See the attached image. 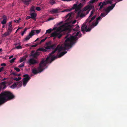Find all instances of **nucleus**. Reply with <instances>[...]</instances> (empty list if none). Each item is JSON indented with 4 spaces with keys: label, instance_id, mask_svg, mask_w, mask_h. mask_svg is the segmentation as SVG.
Returning a JSON list of instances; mask_svg holds the SVG:
<instances>
[{
    "label": "nucleus",
    "instance_id": "obj_1",
    "mask_svg": "<svg viewBox=\"0 0 127 127\" xmlns=\"http://www.w3.org/2000/svg\"><path fill=\"white\" fill-rule=\"evenodd\" d=\"M80 32L79 31L77 32V33L74 32L73 35L74 36H71L67 38L65 41L64 47H63L62 46H60L59 45L55 48L56 46V44H53L50 46L48 45V50L51 49H54L55 48V50L52 51L50 54L49 56H48V64L49 62H50L49 64H50L55 59L57 58V56H54L53 55L57 50H58L59 52L62 50H65L66 49L67 47L71 46L75 43V41L77 39V36L78 35ZM50 43V42H48V45Z\"/></svg>",
    "mask_w": 127,
    "mask_h": 127
},
{
    "label": "nucleus",
    "instance_id": "obj_2",
    "mask_svg": "<svg viewBox=\"0 0 127 127\" xmlns=\"http://www.w3.org/2000/svg\"><path fill=\"white\" fill-rule=\"evenodd\" d=\"M70 25L66 26L65 25H63L57 28L56 32L52 33L51 34L50 37H53L55 38L58 37L60 38L62 36L63 34L61 33L62 32L68 31L70 32L71 31V29L69 27Z\"/></svg>",
    "mask_w": 127,
    "mask_h": 127
},
{
    "label": "nucleus",
    "instance_id": "obj_3",
    "mask_svg": "<svg viewBox=\"0 0 127 127\" xmlns=\"http://www.w3.org/2000/svg\"><path fill=\"white\" fill-rule=\"evenodd\" d=\"M14 97V95L9 92H5L2 93L0 94V104Z\"/></svg>",
    "mask_w": 127,
    "mask_h": 127
},
{
    "label": "nucleus",
    "instance_id": "obj_4",
    "mask_svg": "<svg viewBox=\"0 0 127 127\" xmlns=\"http://www.w3.org/2000/svg\"><path fill=\"white\" fill-rule=\"evenodd\" d=\"M48 57L46 59L42 60L39 65V67L37 68H34L32 70L33 73L36 74L42 72L45 68V66L47 64Z\"/></svg>",
    "mask_w": 127,
    "mask_h": 127
},
{
    "label": "nucleus",
    "instance_id": "obj_5",
    "mask_svg": "<svg viewBox=\"0 0 127 127\" xmlns=\"http://www.w3.org/2000/svg\"><path fill=\"white\" fill-rule=\"evenodd\" d=\"M48 49V43L46 42V44L44 46V48H41L38 49L37 51L35 52L33 51H32L31 53V56L33 58H36V57L39 55L40 53L38 51H42L45 52L47 51Z\"/></svg>",
    "mask_w": 127,
    "mask_h": 127
},
{
    "label": "nucleus",
    "instance_id": "obj_6",
    "mask_svg": "<svg viewBox=\"0 0 127 127\" xmlns=\"http://www.w3.org/2000/svg\"><path fill=\"white\" fill-rule=\"evenodd\" d=\"M92 28L89 26V24L88 22H86L84 23L82 25L81 28V31L84 33H85L86 32H90Z\"/></svg>",
    "mask_w": 127,
    "mask_h": 127
},
{
    "label": "nucleus",
    "instance_id": "obj_7",
    "mask_svg": "<svg viewBox=\"0 0 127 127\" xmlns=\"http://www.w3.org/2000/svg\"><path fill=\"white\" fill-rule=\"evenodd\" d=\"M24 78L23 79L22 85L25 87L30 79V77L28 74H25L23 75Z\"/></svg>",
    "mask_w": 127,
    "mask_h": 127
},
{
    "label": "nucleus",
    "instance_id": "obj_8",
    "mask_svg": "<svg viewBox=\"0 0 127 127\" xmlns=\"http://www.w3.org/2000/svg\"><path fill=\"white\" fill-rule=\"evenodd\" d=\"M11 22H10L9 23V25L8 29L6 32L4 34L2 35V37H4L8 35L12 32V26L11 25Z\"/></svg>",
    "mask_w": 127,
    "mask_h": 127
},
{
    "label": "nucleus",
    "instance_id": "obj_9",
    "mask_svg": "<svg viewBox=\"0 0 127 127\" xmlns=\"http://www.w3.org/2000/svg\"><path fill=\"white\" fill-rule=\"evenodd\" d=\"M93 6L88 5L84 7L82 9L83 11H87L86 12V14H87L93 8Z\"/></svg>",
    "mask_w": 127,
    "mask_h": 127
},
{
    "label": "nucleus",
    "instance_id": "obj_10",
    "mask_svg": "<svg viewBox=\"0 0 127 127\" xmlns=\"http://www.w3.org/2000/svg\"><path fill=\"white\" fill-rule=\"evenodd\" d=\"M100 16L98 17L97 18L95 21H94L93 22L91 26V27L92 28H93L94 27L96 26L98 23L100 19Z\"/></svg>",
    "mask_w": 127,
    "mask_h": 127
},
{
    "label": "nucleus",
    "instance_id": "obj_11",
    "mask_svg": "<svg viewBox=\"0 0 127 127\" xmlns=\"http://www.w3.org/2000/svg\"><path fill=\"white\" fill-rule=\"evenodd\" d=\"M96 16V15L94 16L92 18H91L92 17L89 16L87 20L86 21V22H88L89 24V26L91 27L92 25H90V23L91 22L93 21L95 18Z\"/></svg>",
    "mask_w": 127,
    "mask_h": 127
},
{
    "label": "nucleus",
    "instance_id": "obj_12",
    "mask_svg": "<svg viewBox=\"0 0 127 127\" xmlns=\"http://www.w3.org/2000/svg\"><path fill=\"white\" fill-rule=\"evenodd\" d=\"M116 3L115 4H112L111 6H110L107 7V8L105 10V11L107 12L108 13L110 10H112L115 7Z\"/></svg>",
    "mask_w": 127,
    "mask_h": 127
},
{
    "label": "nucleus",
    "instance_id": "obj_13",
    "mask_svg": "<svg viewBox=\"0 0 127 127\" xmlns=\"http://www.w3.org/2000/svg\"><path fill=\"white\" fill-rule=\"evenodd\" d=\"M33 35V34L31 33V32L29 33V34L27 35L25 38L24 40L25 41H27Z\"/></svg>",
    "mask_w": 127,
    "mask_h": 127
},
{
    "label": "nucleus",
    "instance_id": "obj_14",
    "mask_svg": "<svg viewBox=\"0 0 127 127\" xmlns=\"http://www.w3.org/2000/svg\"><path fill=\"white\" fill-rule=\"evenodd\" d=\"M41 30H32L31 31V33H32L33 35L39 33L41 31Z\"/></svg>",
    "mask_w": 127,
    "mask_h": 127
},
{
    "label": "nucleus",
    "instance_id": "obj_15",
    "mask_svg": "<svg viewBox=\"0 0 127 127\" xmlns=\"http://www.w3.org/2000/svg\"><path fill=\"white\" fill-rule=\"evenodd\" d=\"M28 62L31 64H34L37 62L36 60L32 59H30L28 61Z\"/></svg>",
    "mask_w": 127,
    "mask_h": 127
},
{
    "label": "nucleus",
    "instance_id": "obj_16",
    "mask_svg": "<svg viewBox=\"0 0 127 127\" xmlns=\"http://www.w3.org/2000/svg\"><path fill=\"white\" fill-rule=\"evenodd\" d=\"M50 12L52 14L58 13H59L58 10L57 9H53L50 11Z\"/></svg>",
    "mask_w": 127,
    "mask_h": 127
},
{
    "label": "nucleus",
    "instance_id": "obj_17",
    "mask_svg": "<svg viewBox=\"0 0 127 127\" xmlns=\"http://www.w3.org/2000/svg\"><path fill=\"white\" fill-rule=\"evenodd\" d=\"M31 15V18L34 20H36L35 17L36 16V14L35 13H32L30 14Z\"/></svg>",
    "mask_w": 127,
    "mask_h": 127
},
{
    "label": "nucleus",
    "instance_id": "obj_18",
    "mask_svg": "<svg viewBox=\"0 0 127 127\" xmlns=\"http://www.w3.org/2000/svg\"><path fill=\"white\" fill-rule=\"evenodd\" d=\"M16 48L17 49H21L22 48L20 43H17L16 44Z\"/></svg>",
    "mask_w": 127,
    "mask_h": 127
},
{
    "label": "nucleus",
    "instance_id": "obj_19",
    "mask_svg": "<svg viewBox=\"0 0 127 127\" xmlns=\"http://www.w3.org/2000/svg\"><path fill=\"white\" fill-rule=\"evenodd\" d=\"M83 6V4L81 3H79L78 5H77V11L80 10Z\"/></svg>",
    "mask_w": 127,
    "mask_h": 127
},
{
    "label": "nucleus",
    "instance_id": "obj_20",
    "mask_svg": "<svg viewBox=\"0 0 127 127\" xmlns=\"http://www.w3.org/2000/svg\"><path fill=\"white\" fill-rule=\"evenodd\" d=\"M67 53V51H64L61 53H60L59 55L58 56V57L60 58L62 56Z\"/></svg>",
    "mask_w": 127,
    "mask_h": 127
},
{
    "label": "nucleus",
    "instance_id": "obj_21",
    "mask_svg": "<svg viewBox=\"0 0 127 127\" xmlns=\"http://www.w3.org/2000/svg\"><path fill=\"white\" fill-rule=\"evenodd\" d=\"M72 14V13H69L65 16V17L66 18H68L67 19V20H68L70 18Z\"/></svg>",
    "mask_w": 127,
    "mask_h": 127
},
{
    "label": "nucleus",
    "instance_id": "obj_22",
    "mask_svg": "<svg viewBox=\"0 0 127 127\" xmlns=\"http://www.w3.org/2000/svg\"><path fill=\"white\" fill-rule=\"evenodd\" d=\"M3 17L4 18L3 19V20L1 22V23L3 24H4L5 23H6V18L5 16H3Z\"/></svg>",
    "mask_w": 127,
    "mask_h": 127
},
{
    "label": "nucleus",
    "instance_id": "obj_23",
    "mask_svg": "<svg viewBox=\"0 0 127 127\" xmlns=\"http://www.w3.org/2000/svg\"><path fill=\"white\" fill-rule=\"evenodd\" d=\"M92 9H93V10L92 11H91V12L90 15L89 16L90 17H92V15L94 14V13L95 12V10L94 7V6H93V8Z\"/></svg>",
    "mask_w": 127,
    "mask_h": 127
},
{
    "label": "nucleus",
    "instance_id": "obj_24",
    "mask_svg": "<svg viewBox=\"0 0 127 127\" xmlns=\"http://www.w3.org/2000/svg\"><path fill=\"white\" fill-rule=\"evenodd\" d=\"M79 30V26H77L75 28L73 29V31L76 32L78 31Z\"/></svg>",
    "mask_w": 127,
    "mask_h": 127
},
{
    "label": "nucleus",
    "instance_id": "obj_25",
    "mask_svg": "<svg viewBox=\"0 0 127 127\" xmlns=\"http://www.w3.org/2000/svg\"><path fill=\"white\" fill-rule=\"evenodd\" d=\"M17 87L18 88H19L21 87L22 85V82H19L16 83Z\"/></svg>",
    "mask_w": 127,
    "mask_h": 127
},
{
    "label": "nucleus",
    "instance_id": "obj_26",
    "mask_svg": "<svg viewBox=\"0 0 127 127\" xmlns=\"http://www.w3.org/2000/svg\"><path fill=\"white\" fill-rule=\"evenodd\" d=\"M77 4H75L73 5L72 8L71 9H75L77 11Z\"/></svg>",
    "mask_w": 127,
    "mask_h": 127
},
{
    "label": "nucleus",
    "instance_id": "obj_27",
    "mask_svg": "<svg viewBox=\"0 0 127 127\" xmlns=\"http://www.w3.org/2000/svg\"><path fill=\"white\" fill-rule=\"evenodd\" d=\"M10 87L11 88L13 89H14L16 87H17L16 83H14V84H13L11 86H10Z\"/></svg>",
    "mask_w": 127,
    "mask_h": 127
},
{
    "label": "nucleus",
    "instance_id": "obj_28",
    "mask_svg": "<svg viewBox=\"0 0 127 127\" xmlns=\"http://www.w3.org/2000/svg\"><path fill=\"white\" fill-rule=\"evenodd\" d=\"M31 1V0H25L24 1V3L27 5L29 4V3Z\"/></svg>",
    "mask_w": 127,
    "mask_h": 127
},
{
    "label": "nucleus",
    "instance_id": "obj_29",
    "mask_svg": "<svg viewBox=\"0 0 127 127\" xmlns=\"http://www.w3.org/2000/svg\"><path fill=\"white\" fill-rule=\"evenodd\" d=\"M6 84V82H2L1 84H0V87H4Z\"/></svg>",
    "mask_w": 127,
    "mask_h": 127
},
{
    "label": "nucleus",
    "instance_id": "obj_30",
    "mask_svg": "<svg viewBox=\"0 0 127 127\" xmlns=\"http://www.w3.org/2000/svg\"><path fill=\"white\" fill-rule=\"evenodd\" d=\"M28 29V28H25V29L24 30L22 31L21 33V34L22 36H23L24 34L26 32V31Z\"/></svg>",
    "mask_w": 127,
    "mask_h": 127
},
{
    "label": "nucleus",
    "instance_id": "obj_31",
    "mask_svg": "<svg viewBox=\"0 0 127 127\" xmlns=\"http://www.w3.org/2000/svg\"><path fill=\"white\" fill-rule=\"evenodd\" d=\"M26 59V57H23L21 58L20 60V62H21L23 61L24 60H25Z\"/></svg>",
    "mask_w": 127,
    "mask_h": 127
},
{
    "label": "nucleus",
    "instance_id": "obj_32",
    "mask_svg": "<svg viewBox=\"0 0 127 127\" xmlns=\"http://www.w3.org/2000/svg\"><path fill=\"white\" fill-rule=\"evenodd\" d=\"M72 10V9H64V10L62 11L63 12H69L70 11Z\"/></svg>",
    "mask_w": 127,
    "mask_h": 127
},
{
    "label": "nucleus",
    "instance_id": "obj_33",
    "mask_svg": "<svg viewBox=\"0 0 127 127\" xmlns=\"http://www.w3.org/2000/svg\"><path fill=\"white\" fill-rule=\"evenodd\" d=\"M55 3V1L53 0H50L49 1V3L52 5H53Z\"/></svg>",
    "mask_w": 127,
    "mask_h": 127
},
{
    "label": "nucleus",
    "instance_id": "obj_34",
    "mask_svg": "<svg viewBox=\"0 0 127 127\" xmlns=\"http://www.w3.org/2000/svg\"><path fill=\"white\" fill-rule=\"evenodd\" d=\"M98 0H91L89 1L90 4L93 3L94 2L97 1Z\"/></svg>",
    "mask_w": 127,
    "mask_h": 127
},
{
    "label": "nucleus",
    "instance_id": "obj_35",
    "mask_svg": "<svg viewBox=\"0 0 127 127\" xmlns=\"http://www.w3.org/2000/svg\"><path fill=\"white\" fill-rule=\"evenodd\" d=\"M21 79V78L20 77H19L17 78H14L13 79L14 80H15L16 81H17L20 80Z\"/></svg>",
    "mask_w": 127,
    "mask_h": 127
},
{
    "label": "nucleus",
    "instance_id": "obj_36",
    "mask_svg": "<svg viewBox=\"0 0 127 127\" xmlns=\"http://www.w3.org/2000/svg\"><path fill=\"white\" fill-rule=\"evenodd\" d=\"M87 14H86V13H82L80 15V17H85Z\"/></svg>",
    "mask_w": 127,
    "mask_h": 127
},
{
    "label": "nucleus",
    "instance_id": "obj_37",
    "mask_svg": "<svg viewBox=\"0 0 127 127\" xmlns=\"http://www.w3.org/2000/svg\"><path fill=\"white\" fill-rule=\"evenodd\" d=\"M24 63H23L21 64L19 66V67L20 68L24 66Z\"/></svg>",
    "mask_w": 127,
    "mask_h": 127
},
{
    "label": "nucleus",
    "instance_id": "obj_38",
    "mask_svg": "<svg viewBox=\"0 0 127 127\" xmlns=\"http://www.w3.org/2000/svg\"><path fill=\"white\" fill-rule=\"evenodd\" d=\"M47 38V37H45V38L42 40L40 42L39 44H40L41 43L44 41Z\"/></svg>",
    "mask_w": 127,
    "mask_h": 127
},
{
    "label": "nucleus",
    "instance_id": "obj_39",
    "mask_svg": "<svg viewBox=\"0 0 127 127\" xmlns=\"http://www.w3.org/2000/svg\"><path fill=\"white\" fill-rule=\"evenodd\" d=\"M16 59V58H14L13 59H11V60H10V63H12Z\"/></svg>",
    "mask_w": 127,
    "mask_h": 127
},
{
    "label": "nucleus",
    "instance_id": "obj_40",
    "mask_svg": "<svg viewBox=\"0 0 127 127\" xmlns=\"http://www.w3.org/2000/svg\"><path fill=\"white\" fill-rule=\"evenodd\" d=\"M107 4V1H103L102 4V5H105Z\"/></svg>",
    "mask_w": 127,
    "mask_h": 127
},
{
    "label": "nucleus",
    "instance_id": "obj_41",
    "mask_svg": "<svg viewBox=\"0 0 127 127\" xmlns=\"http://www.w3.org/2000/svg\"><path fill=\"white\" fill-rule=\"evenodd\" d=\"M21 19H19L18 20H14V21L15 22L17 23H19L20 21V20H21Z\"/></svg>",
    "mask_w": 127,
    "mask_h": 127
},
{
    "label": "nucleus",
    "instance_id": "obj_42",
    "mask_svg": "<svg viewBox=\"0 0 127 127\" xmlns=\"http://www.w3.org/2000/svg\"><path fill=\"white\" fill-rule=\"evenodd\" d=\"M113 0H112L113 1ZM107 4H111L112 3V0H108L107 1Z\"/></svg>",
    "mask_w": 127,
    "mask_h": 127
},
{
    "label": "nucleus",
    "instance_id": "obj_43",
    "mask_svg": "<svg viewBox=\"0 0 127 127\" xmlns=\"http://www.w3.org/2000/svg\"><path fill=\"white\" fill-rule=\"evenodd\" d=\"M35 8L34 7H32L30 11H34Z\"/></svg>",
    "mask_w": 127,
    "mask_h": 127
},
{
    "label": "nucleus",
    "instance_id": "obj_44",
    "mask_svg": "<svg viewBox=\"0 0 127 127\" xmlns=\"http://www.w3.org/2000/svg\"><path fill=\"white\" fill-rule=\"evenodd\" d=\"M14 69L18 72H19L20 71V69L17 67L14 68Z\"/></svg>",
    "mask_w": 127,
    "mask_h": 127
},
{
    "label": "nucleus",
    "instance_id": "obj_45",
    "mask_svg": "<svg viewBox=\"0 0 127 127\" xmlns=\"http://www.w3.org/2000/svg\"><path fill=\"white\" fill-rule=\"evenodd\" d=\"M106 15L105 14L103 13H102L101 14L100 16L102 17H104Z\"/></svg>",
    "mask_w": 127,
    "mask_h": 127
},
{
    "label": "nucleus",
    "instance_id": "obj_46",
    "mask_svg": "<svg viewBox=\"0 0 127 127\" xmlns=\"http://www.w3.org/2000/svg\"><path fill=\"white\" fill-rule=\"evenodd\" d=\"M54 19V18L53 17H50L48 18V21L51 20H53Z\"/></svg>",
    "mask_w": 127,
    "mask_h": 127
},
{
    "label": "nucleus",
    "instance_id": "obj_47",
    "mask_svg": "<svg viewBox=\"0 0 127 127\" xmlns=\"http://www.w3.org/2000/svg\"><path fill=\"white\" fill-rule=\"evenodd\" d=\"M36 9L38 11H39L40 10V8L39 7H37L36 8Z\"/></svg>",
    "mask_w": 127,
    "mask_h": 127
},
{
    "label": "nucleus",
    "instance_id": "obj_48",
    "mask_svg": "<svg viewBox=\"0 0 127 127\" xmlns=\"http://www.w3.org/2000/svg\"><path fill=\"white\" fill-rule=\"evenodd\" d=\"M4 69L3 67H2L0 68V72H1Z\"/></svg>",
    "mask_w": 127,
    "mask_h": 127
},
{
    "label": "nucleus",
    "instance_id": "obj_49",
    "mask_svg": "<svg viewBox=\"0 0 127 127\" xmlns=\"http://www.w3.org/2000/svg\"><path fill=\"white\" fill-rule=\"evenodd\" d=\"M1 65L2 66H5L6 65V64L5 63H2L1 64Z\"/></svg>",
    "mask_w": 127,
    "mask_h": 127
},
{
    "label": "nucleus",
    "instance_id": "obj_50",
    "mask_svg": "<svg viewBox=\"0 0 127 127\" xmlns=\"http://www.w3.org/2000/svg\"><path fill=\"white\" fill-rule=\"evenodd\" d=\"M76 22V20H75L74 21H73L72 22V24H74Z\"/></svg>",
    "mask_w": 127,
    "mask_h": 127
},
{
    "label": "nucleus",
    "instance_id": "obj_51",
    "mask_svg": "<svg viewBox=\"0 0 127 127\" xmlns=\"http://www.w3.org/2000/svg\"><path fill=\"white\" fill-rule=\"evenodd\" d=\"M52 30H51V29H48V33H50L51 32Z\"/></svg>",
    "mask_w": 127,
    "mask_h": 127
},
{
    "label": "nucleus",
    "instance_id": "obj_52",
    "mask_svg": "<svg viewBox=\"0 0 127 127\" xmlns=\"http://www.w3.org/2000/svg\"><path fill=\"white\" fill-rule=\"evenodd\" d=\"M103 5H101L100 6V8H99V10H100L102 8H103Z\"/></svg>",
    "mask_w": 127,
    "mask_h": 127
},
{
    "label": "nucleus",
    "instance_id": "obj_53",
    "mask_svg": "<svg viewBox=\"0 0 127 127\" xmlns=\"http://www.w3.org/2000/svg\"><path fill=\"white\" fill-rule=\"evenodd\" d=\"M38 44H36L34 45H33L32 46V47H36Z\"/></svg>",
    "mask_w": 127,
    "mask_h": 127
},
{
    "label": "nucleus",
    "instance_id": "obj_54",
    "mask_svg": "<svg viewBox=\"0 0 127 127\" xmlns=\"http://www.w3.org/2000/svg\"><path fill=\"white\" fill-rule=\"evenodd\" d=\"M30 18H31V17L30 16H28L27 17L26 19L27 20L29 19Z\"/></svg>",
    "mask_w": 127,
    "mask_h": 127
},
{
    "label": "nucleus",
    "instance_id": "obj_55",
    "mask_svg": "<svg viewBox=\"0 0 127 127\" xmlns=\"http://www.w3.org/2000/svg\"><path fill=\"white\" fill-rule=\"evenodd\" d=\"M13 55H12V56H10L9 57V59H10L12 58L13 57Z\"/></svg>",
    "mask_w": 127,
    "mask_h": 127
},
{
    "label": "nucleus",
    "instance_id": "obj_56",
    "mask_svg": "<svg viewBox=\"0 0 127 127\" xmlns=\"http://www.w3.org/2000/svg\"><path fill=\"white\" fill-rule=\"evenodd\" d=\"M39 39V38H37L36 40H35V41H34V42H36V41H37Z\"/></svg>",
    "mask_w": 127,
    "mask_h": 127
},
{
    "label": "nucleus",
    "instance_id": "obj_57",
    "mask_svg": "<svg viewBox=\"0 0 127 127\" xmlns=\"http://www.w3.org/2000/svg\"><path fill=\"white\" fill-rule=\"evenodd\" d=\"M5 25H3L2 26V28H5Z\"/></svg>",
    "mask_w": 127,
    "mask_h": 127
},
{
    "label": "nucleus",
    "instance_id": "obj_58",
    "mask_svg": "<svg viewBox=\"0 0 127 127\" xmlns=\"http://www.w3.org/2000/svg\"><path fill=\"white\" fill-rule=\"evenodd\" d=\"M86 0H81V1L83 2H84Z\"/></svg>",
    "mask_w": 127,
    "mask_h": 127
},
{
    "label": "nucleus",
    "instance_id": "obj_59",
    "mask_svg": "<svg viewBox=\"0 0 127 127\" xmlns=\"http://www.w3.org/2000/svg\"><path fill=\"white\" fill-rule=\"evenodd\" d=\"M18 29H17V30H16V32H15L16 33L18 31Z\"/></svg>",
    "mask_w": 127,
    "mask_h": 127
},
{
    "label": "nucleus",
    "instance_id": "obj_60",
    "mask_svg": "<svg viewBox=\"0 0 127 127\" xmlns=\"http://www.w3.org/2000/svg\"><path fill=\"white\" fill-rule=\"evenodd\" d=\"M19 28L18 29V30H19V29H21V28Z\"/></svg>",
    "mask_w": 127,
    "mask_h": 127
},
{
    "label": "nucleus",
    "instance_id": "obj_61",
    "mask_svg": "<svg viewBox=\"0 0 127 127\" xmlns=\"http://www.w3.org/2000/svg\"><path fill=\"white\" fill-rule=\"evenodd\" d=\"M2 51V49H0V51Z\"/></svg>",
    "mask_w": 127,
    "mask_h": 127
},
{
    "label": "nucleus",
    "instance_id": "obj_62",
    "mask_svg": "<svg viewBox=\"0 0 127 127\" xmlns=\"http://www.w3.org/2000/svg\"><path fill=\"white\" fill-rule=\"evenodd\" d=\"M101 2H100L99 3V5H100V4H101Z\"/></svg>",
    "mask_w": 127,
    "mask_h": 127
},
{
    "label": "nucleus",
    "instance_id": "obj_63",
    "mask_svg": "<svg viewBox=\"0 0 127 127\" xmlns=\"http://www.w3.org/2000/svg\"><path fill=\"white\" fill-rule=\"evenodd\" d=\"M47 32H48V30H47L46 31V33H47Z\"/></svg>",
    "mask_w": 127,
    "mask_h": 127
},
{
    "label": "nucleus",
    "instance_id": "obj_64",
    "mask_svg": "<svg viewBox=\"0 0 127 127\" xmlns=\"http://www.w3.org/2000/svg\"><path fill=\"white\" fill-rule=\"evenodd\" d=\"M67 37V36H66V37H65V38H66Z\"/></svg>",
    "mask_w": 127,
    "mask_h": 127
}]
</instances>
